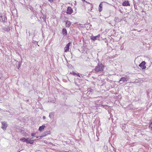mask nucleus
Returning a JSON list of instances; mask_svg holds the SVG:
<instances>
[{
  "instance_id": "f257e3e1",
  "label": "nucleus",
  "mask_w": 152,
  "mask_h": 152,
  "mask_svg": "<svg viewBox=\"0 0 152 152\" xmlns=\"http://www.w3.org/2000/svg\"><path fill=\"white\" fill-rule=\"evenodd\" d=\"M104 66L102 63H99L94 68V70L96 72L102 71L104 70Z\"/></svg>"
},
{
  "instance_id": "f03ea898",
  "label": "nucleus",
  "mask_w": 152,
  "mask_h": 152,
  "mask_svg": "<svg viewBox=\"0 0 152 152\" xmlns=\"http://www.w3.org/2000/svg\"><path fill=\"white\" fill-rule=\"evenodd\" d=\"M1 128L4 130H6L8 126V124L6 121H4L1 122Z\"/></svg>"
},
{
  "instance_id": "7ed1b4c3",
  "label": "nucleus",
  "mask_w": 152,
  "mask_h": 152,
  "mask_svg": "<svg viewBox=\"0 0 152 152\" xmlns=\"http://www.w3.org/2000/svg\"><path fill=\"white\" fill-rule=\"evenodd\" d=\"M100 37V35L99 34L96 36L92 35L90 37V39L93 41H95L96 40H99V38Z\"/></svg>"
},
{
  "instance_id": "20e7f679",
  "label": "nucleus",
  "mask_w": 152,
  "mask_h": 152,
  "mask_svg": "<svg viewBox=\"0 0 152 152\" xmlns=\"http://www.w3.org/2000/svg\"><path fill=\"white\" fill-rule=\"evenodd\" d=\"M72 42H71L68 43L65 46L64 48V52H67L69 51L70 47L71 46Z\"/></svg>"
},
{
  "instance_id": "39448f33",
  "label": "nucleus",
  "mask_w": 152,
  "mask_h": 152,
  "mask_svg": "<svg viewBox=\"0 0 152 152\" xmlns=\"http://www.w3.org/2000/svg\"><path fill=\"white\" fill-rule=\"evenodd\" d=\"M146 62L145 61H142L139 65V66L142 69H145L146 66H145Z\"/></svg>"
},
{
  "instance_id": "423d86ee",
  "label": "nucleus",
  "mask_w": 152,
  "mask_h": 152,
  "mask_svg": "<svg viewBox=\"0 0 152 152\" xmlns=\"http://www.w3.org/2000/svg\"><path fill=\"white\" fill-rule=\"evenodd\" d=\"M104 3H107V4L110 5H111V4L107 3L105 1H103L101 2L99 5V12H101L102 11V4Z\"/></svg>"
},
{
  "instance_id": "0eeeda50",
  "label": "nucleus",
  "mask_w": 152,
  "mask_h": 152,
  "mask_svg": "<svg viewBox=\"0 0 152 152\" xmlns=\"http://www.w3.org/2000/svg\"><path fill=\"white\" fill-rule=\"evenodd\" d=\"M73 11V9L71 7H68L66 12V13L67 14L71 15Z\"/></svg>"
},
{
  "instance_id": "6e6552de",
  "label": "nucleus",
  "mask_w": 152,
  "mask_h": 152,
  "mask_svg": "<svg viewBox=\"0 0 152 152\" xmlns=\"http://www.w3.org/2000/svg\"><path fill=\"white\" fill-rule=\"evenodd\" d=\"M127 80V78L126 77H121L120 79L119 80V82L120 84H122L124 82H126Z\"/></svg>"
},
{
  "instance_id": "1a4fd4ad",
  "label": "nucleus",
  "mask_w": 152,
  "mask_h": 152,
  "mask_svg": "<svg viewBox=\"0 0 152 152\" xmlns=\"http://www.w3.org/2000/svg\"><path fill=\"white\" fill-rule=\"evenodd\" d=\"M5 19H7V18L5 16L1 15L0 16V22H2L3 23H4L5 22Z\"/></svg>"
},
{
  "instance_id": "9d476101",
  "label": "nucleus",
  "mask_w": 152,
  "mask_h": 152,
  "mask_svg": "<svg viewBox=\"0 0 152 152\" xmlns=\"http://www.w3.org/2000/svg\"><path fill=\"white\" fill-rule=\"evenodd\" d=\"M122 5L124 6H128L130 5V3L129 1L125 0L122 4Z\"/></svg>"
},
{
  "instance_id": "9b49d317",
  "label": "nucleus",
  "mask_w": 152,
  "mask_h": 152,
  "mask_svg": "<svg viewBox=\"0 0 152 152\" xmlns=\"http://www.w3.org/2000/svg\"><path fill=\"white\" fill-rule=\"evenodd\" d=\"M31 19L33 20L34 22L37 21V19L38 20H39L37 17L35 15H32L31 17Z\"/></svg>"
},
{
  "instance_id": "f8f14e48",
  "label": "nucleus",
  "mask_w": 152,
  "mask_h": 152,
  "mask_svg": "<svg viewBox=\"0 0 152 152\" xmlns=\"http://www.w3.org/2000/svg\"><path fill=\"white\" fill-rule=\"evenodd\" d=\"M65 25L66 27H69L71 24V22L67 20L65 21Z\"/></svg>"
},
{
  "instance_id": "ddd939ff",
  "label": "nucleus",
  "mask_w": 152,
  "mask_h": 152,
  "mask_svg": "<svg viewBox=\"0 0 152 152\" xmlns=\"http://www.w3.org/2000/svg\"><path fill=\"white\" fill-rule=\"evenodd\" d=\"M29 138H25V137H22L20 139V140L23 142H26L27 143L28 140H29Z\"/></svg>"
},
{
  "instance_id": "4468645a",
  "label": "nucleus",
  "mask_w": 152,
  "mask_h": 152,
  "mask_svg": "<svg viewBox=\"0 0 152 152\" xmlns=\"http://www.w3.org/2000/svg\"><path fill=\"white\" fill-rule=\"evenodd\" d=\"M17 62H18V64H17V63H16V66L17 68L18 69L20 67L21 65V63L22 62V59H21V61H20L19 62L17 61Z\"/></svg>"
},
{
  "instance_id": "2eb2a0df",
  "label": "nucleus",
  "mask_w": 152,
  "mask_h": 152,
  "mask_svg": "<svg viewBox=\"0 0 152 152\" xmlns=\"http://www.w3.org/2000/svg\"><path fill=\"white\" fill-rule=\"evenodd\" d=\"M67 32L66 28H63L62 29V34L64 36H66L67 35Z\"/></svg>"
},
{
  "instance_id": "dca6fc26",
  "label": "nucleus",
  "mask_w": 152,
  "mask_h": 152,
  "mask_svg": "<svg viewBox=\"0 0 152 152\" xmlns=\"http://www.w3.org/2000/svg\"><path fill=\"white\" fill-rule=\"evenodd\" d=\"M45 127L46 126L45 125H42L39 127L38 130L39 131L41 132L44 129Z\"/></svg>"
},
{
  "instance_id": "f3484780",
  "label": "nucleus",
  "mask_w": 152,
  "mask_h": 152,
  "mask_svg": "<svg viewBox=\"0 0 152 152\" xmlns=\"http://www.w3.org/2000/svg\"><path fill=\"white\" fill-rule=\"evenodd\" d=\"M94 90L93 89L90 88L89 90L88 91L87 94L88 95H91L93 94Z\"/></svg>"
},
{
  "instance_id": "a211bd4d",
  "label": "nucleus",
  "mask_w": 152,
  "mask_h": 152,
  "mask_svg": "<svg viewBox=\"0 0 152 152\" xmlns=\"http://www.w3.org/2000/svg\"><path fill=\"white\" fill-rule=\"evenodd\" d=\"M2 29L5 31L7 32L9 31L10 30V28L9 27H3L2 28Z\"/></svg>"
},
{
  "instance_id": "6ab92c4d",
  "label": "nucleus",
  "mask_w": 152,
  "mask_h": 152,
  "mask_svg": "<svg viewBox=\"0 0 152 152\" xmlns=\"http://www.w3.org/2000/svg\"><path fill=\"white\" fill-rule=\"evenodd\" d=\"M33 138V137L31 138V139H29V140H28V141H27V144H33L34 141V140H31V139Z\"/></svg>"
},
{
  "instance_id": "aec40b11",
  "label": "nucleus",
  "mask_w": 152,
  "mask_h": 152,
  "mask_svg": "<svg viewBox=\"0 0 152 152\" xmlns=\"http://www.w3.org/2000/svg\"><path fill=\"white\" fill-rule=\"evenodd\" d=\"M54 113L53 112H51L49 113V117L51 119H53L54 118Z\"/></svg>"
},
{
  "instance_id": "412c9836",
  "label": "nucleus",
  "mask_w": 152,
  "mask_h": 152,
  "mask_svg": "<svg viewBox=\"0 0 152 152\" xmlns=\"http://www.w3.org/2000/svg\"><path fill=\"white\" fill-rule=\"evenodd\" d=\"M50 132V131H45L44 132V133H43V134L42 135V136H43V137L46 136L48 134H50V133H49Z\"/></svg>"
},
{
  "instance_id": "4be33fe9",
  "label": "nucleus",
  "mask_w": 152,
  "mask_h": 152,
  "mask_svg": "<svg viewBox=\"0 0 152 152\" xmlns=\"http://www.w3.org/2000/svg\"><path fill=\"white\" fill-rule=\"evenodd\" d=\"M126 126L125 124H124V125H122L121 126V128L122 129V130H125V128L126 127Z\"/></svg>"
},
{
  "instance_id": "5701e85b",
  "label": "nucleus",
  "mask_w": 152,
  "mask_h": 152,
  "mask_svg": "<svg viewBox=\"0 0 152 152\" xmlns=\"http://www.w3.org/2000/svg\"><path fill=\"white\" fill-rule=\"evenodd\" d=\"M70 74L72 75H73L75 76L77 75V73H76L75 72L73 71L72 72H70Z\"/></svg>"
},
{
  "instance_id": "b1692460",
  "label": "nucleus",
  "mask_w": 152,
  "mask_h": 152,
  "mask_svg": "<svg viewBox=\"0 0 152 152\" xmlns=\"http://www.w3.org/2000/svg\"><path fill=\"white\" fill-rule=\"evenodd\" d=\"M118 18L117 17H115V18L114 19V21L115 22V23H116L118 21Z\"/></svg>"
},
{
  "instance_id": "393cba45",
  "label": "nucleus",
  "mask_w": 152,
  "mask_h": 152,
  "mask_svg": "<svg viewBox=\"0 0 152 152\" xmlns=\"http://www.w3.org/2000/svg\"><path fill=\"white\" fill-rule=\"evenodd\" d=\"M34 137H36V138H38V139H41L43 137L42 135L41 136H35Z\"/></svg>"
},
{
  "instance_id": "a878e982",
  "label": "nucleus",
  "mask_w": 152,
  "mask_h": 152,
  "mask_svg": "<svg viewBox=\"0 0 152 152\" xmlns=\"http://www.w3.org/2000/svg\"><path fill=\"white\" fill-rule=\"evenodd\" d=\"M32 43L35 45H37L38 46L39 45L38 44V42L36 41L35 40H33L32 41Z\"/></svg>"
},
{
  "instance_id": "bb28decb",
  "label": "nucleus",
  "mask_w": 152,
  "mask_h": 152,
  "mask_svg": "<svg viewBox=\"0 0 152 152\" xmlns=\"http://www.w3.org/2000/svg\"><path fill=\"white\" fill-rule=\"evenodd\" d=\"M67 66L68 68H71L72 67V65L67 63Z\"/></svg>"
},
{
  "instance_id": "cd10ccee",
  "label": "nucleus",
  "mask_w": 152,
  "mask_h": 152,
  "mask_svg": "<svg viewBox=\"0 0 152 152\" xmlns=\"http://www.w3.org/2000/svg\"><path fill=\"white\" fill-rule=\"evenodd\" d=\"M46 17H45L44 16H43V17H42V19H43V21L44 22H45L46 23Z\"/></svg>"
},
{
  "instance_id": "c85d7f7f",
  "label": "nucleus",
  "mask_w": 152,
  "mask_h": 152,
  "mask_svg": "<svg viewBox=\"0 0 152 152\" xmlns=\"http://www.w3.org/2000/svg\"><path fill=\"white\" fill-rule=\"evenodd\" d=\"M3 77V74L2 72L0 71V79L2 78Z\"/></svg>"
},
{
  "instance_id": "c756f323",
  "label": "nucleus",
  "mask_w": 152,
  "mask_h": 152,
  "mask_svg": "<svg viewBox=\"0 0 152 152\" xmlns=\"http://www.w3.org/2000/svg\"><path fill=\"white\" fill-rule=\"evenodd\" d=\"M149 128H150L151 129V130H152V123H151L149 125Z\"/></svg>"
},
{
  "instance_id": "7c9ffc66",
  "label": "nucleus",
  "mask_w": 152,
  "mask_h": 152,
  "mask_svg": "<svg viewBox=\"0 0 152 152\" xmlns=\"http://www.w3.org/2000/svg\"><path fill=\"white\" fill-rule=\"evenodd\" d=\"M118 0H112V1H113L115 3H116L117 4H118L117 3V2H116V1H118V2H119V3L120 2V1H118Z\"/></svg>"
},
{
  "instance_id": "2f4dec72",
  "label": "nucleus",
  "mask_w": 152,
  "mask_h": 152,
  "mask_svg": "<svg viewBox=\"0 0 152 152\" xmlns=\"http://www.w3.org/2000/svg\"><path fill=\"white\" fill-rule=\"evenodd\" d=\"M19 130L18 132L20 133H22V132L23 131V130L21 129H18Z\"/></svg>"
},
{
  "instance_id": "473e14b6",
  "label": "nucleus",
  "mask_w": 152,
  "mask_h": 152,
  "mask_svg": "<svg viewBox=\"0 0 152 152\" xmlns=\"http://www.w3.org/2000/svg\"><path fill=\"white\" fill-rule=\"evenodd\" d=\"M35 134H36V133H35L33 132V133H31V135L32 137H34V136L35 135Z\"/></svg>"
},
{
  "instance_id": "72a5a7b5",
  "label": "nucleus",
  "mask_w": 152,
  "mask_h": 152,
  "mask_svg": "<svg viewBox=\"0 0 152 152\" xmlns=\"http://www.w3.org/2000/svg\"><path fill=\"white\" fill-rule=\"evenodd\" d=\"M104 149L105 150L104 151H106V150H108V148L107 146H104Z\"/></svg>"
},
{
  "instance_id": "f704fd0d",
  "label": "nucleus",
  "mask_w": 152,
  "mask_h": 152,
  "mask_svg": "<svg viewBox=\"0 0 152 152\" xmlns=\"http://www.w3.org/2000/svg\"><path fill=\"white\" fill-rule=\"evenodd\" d=\"M119 11H120V12L121 13H122L123 12L121 10L120 8H119Z\"/></svg>"
},
{
  "instance_id": "c9c22d12",
  "label": "nucleus",
  "mask_w": 152,
  "mask_h": 152,
  "mask_svg": "<svg viewBox=\"0 0 152 152\" xmlns=\"http://www.w3.org/2000/svg\"><path fill=\"white\" fill-rule=\"evenodd\" d=\"M122 19H118V22H121V21H122Z\"/></svg>"
},
{
  "instance_id": "e433bc0d",
  "label": "nucleus",
  "mask_w": 152,
  "mask_h": 152,
  "mask_svg": "<svg viewBox=\"0 0 152 152\" xmlns=\"http://www.w3.org/2000/svg\"><path fill=\"white\" fill-rule=\"evenodd\" d=\"M77 75V76H78L79 77H80V74L79 73H77V75Z\"/></svg>"
},
{
  "instance_id": "4c0bfd02",
  "label": "nucleus",
  "mask_w": 152,
  "mask_h": 152,
  "mask_svg": "<svg viewBox=\"0 0 152 152\" xmlns=\"http://www.w3.org/2000/svg\"><path fill=\"white\" fill-rule=\"evenodd\" d=\"M48 1L50 2H53V0H48Z\"/></svg>"
},
{
  "instance_id": "58836bf2",
  "label": "nucleus",
  "mask_w": 152,
  "mask_h": 152,
  "mask_svg": "<svg viewBox=\"0 0 152 152\" xmlns=\"http://www.w3.org/2000/svg\"><path fill=\"white\" fill-rule=\"evenodd\" d=\"M141 12H145V14H146V13L145 11H144L143 10H142L141 11Z\"/></svg>"
},
{
  "instance_id": "ea45409f",
  "label": "nucleus",
  "mask_w": 152,
  "mask_h": 152,
  "mask_svg": "<svg viewBox=\"0 0 152 152\" xmlns=\"http://www.w3.org/2000/svg\"><path fill=\"white\" fill-rule=\"evenodd\" d=\"M42 118H43V119L44 120V119H45V118H46V117H45V116H43Z\"/></svg>"
},
{
  "instance_id": "a19ab883",
  "label": "nucleus",
  "mask_w": 152,
  "mask_h": 152,
  "mask_svg": "<svg viewBox=\"0 0 152 152\" xmlns=\"http://www.w3.org/2000/svg\"><path fill=\"white\" fill-rule=\"evenodd\" d=\"M113 151H115V152H116V148H114V149H113Z\"/></svg>"
},
{
  "instance_id": "79ce46f5",
  "label": "nucleus",
  "mask_w": 152,
  "mask_h": 152,
  "mask_svg": "<svg viewBox=\"0 0 152 152\" xmlns=\"http://www.w3.org/2000/svg\"><path fill=\"white\" fill-rule=\"evenodd\" d=\"M104 152H109L108 150H106V151H104Z\"/></svg>"
},
{
  "instance_id": "37998d69",
  "label": "nucleus",
  "mask_w": 152,
  "mask_h": 152,
  "mask_svg": "<svg viewBox=\"0 0 152 152\" xmlns=\"http://www.w3.org/2000/svg\"><path fill=\"white\" fill-rule=\"evenodd\" d=\"M75 84L76 85L78 86L79 85L77 82H75Z\"/></svg>"
},
{
  "instance_id": "c03bdc74",
  "label": "nucleus",
  "mask_w": 152,
  "mask_h": 152,
  "mask_svg": "<svg viewBox=\"0 0 152 152\" xmlns=\"http://www.w3.org/2000/svg\"><path fill=\"white\" fill-rule=\"evenodd\" d=\"M102 106H103V107H104L105 106H107V105H102Z\"/></svg>"
},
{
  "instance_id": "a18cd8bd",
  "label": "nucleus",
  "mask_w": 152,
  "mask_h": 152,
  "mask_svg": "<svg viewBox=\"0 0 152 152\" xmlns=\"http://www.w3.org/2000/svg\"><path fill=\"white\" fill-rule=\"evenodd\" d=\"M83 2H85V1L86 2V1L85 0H81Z\"/></svg>"
},
{
  "instance_id": "49530a36",
  "label": "nucleus",
  "mask_w": 152,
  "mask_h": 152,
  "mask_svg": "<svg viewBox=\"0 0 152 152\" xmlns=\"http://www.w3.org/2000/svg\"><path fill=\"white\" fill-rule=\"evenodd\" d=\"M22 150H18V152H20V151H21Z\"/></svg>"
},
{
  "instance_id": "de8ad7c7",
  "label": "nucleus",
  "mask_w": 152,
  "mask_h": 152,
  "mask_svg": "<svg viewBox=\"0 0 152 152\" xmlns=\"http://www.w3.org/2000/svg\"><path fill=\"white\" fill-rule=\"evenodd\" d=\"M113 7H114V8H115V9H117V7H115V6H114Z\"/></svg>"
},
{
  "instance_id": "09e8293b",
  "label": "nucleus",
  "mask_w": 152,
  "mask_h": 152,
  "mask_svg": "<svg viewBox=\"0 0 152 152\" xmlns=\"http://www.w3.org/2000/svg\"><path fill=\"white\" fill-rule=\"evenodd\" d=\"M28 33L29 34V35H30V31H28Z\"/></svg>"
},
{
  "instance_id": "8fccbe9b",
  "label": "nucleus",
  "mask_w": 152,
  "mask_h": 152,
  "mask_svg": "<svg viewBox=\"0 0 152 152\" xmlns=\"http://www.w3.org/2000/svg\"><path fill=\"white\" fill-rule=\"evenodd\" d=\"M26 101L28 102V101H29V100H28V99H27V100H26Z\"/></svg>"
},
{
  "instance_id": "3c124183",
  "label": "nucleus",
  "mask_w": 152,
  "mask_h": 152,
  "mask_svg": "<svg viewBox=\"0 0 152 152\" xmlns=\"http://www.w3.org/2000/svg\"><path fill=\"white\" fill-rule=\"evenodd\" d=\"M31 8H32H32H33L32 7H31V8H30V10H31Z\"/></svg>"
},
{
  "instance_id": "603ef678",
  "label": "nucleus",
  "mask_w": 152,
  "mask_h": 152,
  "mask_svg": "<svg viewBox=\"0 0 152 152\" xmlns=\"http://www.w3.org/2000/svg\"><path fill=\"white\" fill-rule=\"evenodd\" d=\"M79 152H82L81 151H79Z\"/></svg>"
}]
</instances>
